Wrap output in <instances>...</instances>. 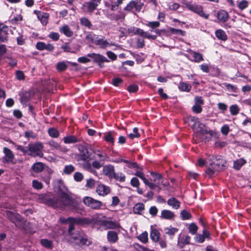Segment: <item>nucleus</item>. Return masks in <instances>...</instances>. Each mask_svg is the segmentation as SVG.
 <instances>
[{
	"label": "nucleus",
	"instance_id": "nucleus-14",
	"mask_svg": "<svg viewBox=\"0 0 251 251\" xmlns=\"http://www.w3.org/2000/svg\"><path fill=\"white\" fill-rule=\"evenodd\" d=\"M96 192L98 195L104 197L111 192L110 188L103 184H100L96 187Z\"/></svg>",
	"mask_w": 251,
	"mask_h": 251
},
{
	"label": "nucleus",
	"instance_id": "nucleus-60",
	"mask_svg": "<svg viewBox=\"0 0 251 251\" xmlns=\"http://www.w3.org/2000/svg\"><path fill=\"white\" fill-rule=\"evenodd\" d=\"M48 144L52 149L58 150L60 148V144L54 140L50 141L48 142Z\"/></svg>",
	"mask_w": 251,
	"mask_h": 251
},
{
	"label": "nucleus",
	"instance_id": "nucleus-34",
	"mask_svg": "<svg viewBox=\"0 0 251 251\" xmlns=\"http://www.w3.org/2000/svg\"><path fill=\"white\" fill-rule=\"evenodd\" d=\"M63 141L65 144L75 143L80 141V140L73 135H69L63 138Z\"/></svg>",
	"mask_w": 251,
	"mask_h": 251
},
{
	"label": "nucleus",
	"instance_id": "nucleus-57",
	"mask_svg": "<svg viewBox=\"0 0 251 251\" xmlns=\"http://www.w3.org/2000/svg\"><path fill=\"white\" fill-rule=\"evenodd\" d=\"M84 176L82 173L80 172H75L74 175V178L75 181L80 182L82 180Z\"/></svg>",
	"mask_w": 251,
	"mask_h": 251
},
{
	"label": "nucleus",
	"instance_id": "nucleus-22",
	"mask_svg": "<svg viewBox=\"0 0 251 251\" xmlns=\"http://www.w3.org/2000/svg\"><path fill=\"white\" fill-rule=\"evenodd\" d=\"M217 17L221 22H226L229 18L228 13L225 10H220L217 12Z\"/></svg>",
	"mask_w": 251,
	"mask_h": 251
},
{
	"label": "nucleus",
	"instance_id": "nucleus-46",
	"mask_svg": "<svg viewBox=\"0 0 251 251\" xmlns=\"http://www.w3.org/2000/svg\"><path fill=\"white\" fill-rule=\"evenodd\" d=\"M60 221L62 223L66 224V223H70V224H75L78 222V220L76 218H74L72 217H69L67 219L60 218Z\"/></svg>",
	"mask_w": 251,
	"mask_h": 251
},
{
	"label": "nucleus",
	"instance_id": "nucleus-20",
	"mask_svg": "<svg viewBox=\"0 0 251 251\" xmlns=\"http://www.w3.org/2000/svg\"><path fill=\"white\" fill-rule=\"evenodd\" d=\"M6 215L9 219L14 223L16 226H18L21 220V216L18 214L13 213L10 211L6 212Z\"/></svg>",
	"mask_w": 251,
	"mask_h": 251
},
{
	"label": "nucleus",
	"instance_id": "nucleus-13",
	"mask_svg": "<svg viewBox=\"0 0 251 251\" xmlns=\"http://www.w3.org/2000/svg\"><path fill=\"white\" fill-rule=\"evenodd\" d=\"M188 51L192 56L193 59H190L188 54H185V56L191 61L195 63H200L204 60L203 55L201 53L191 50H189Z\"/></svg>",
	"mask_w": 251,
	"mask_h": 251
},
{
	"label": "nucleus",
	"instance_id": "nucleus-64",
	"mask_svg": "<svg viewBox=\"0 0 251 251\" xmlns=\"http://www.w3.org/2000/svg\"><path fill=\"white\" fill-rule=\"evenodd\" d=\"M16 77L19 80H23L25 78L24 72L19 70L16 72Z\"/></svg>",
	"mask_w": 251,
	"mask_h": 251
},
{
	"label": "nucleus",
	"instance_id": "nucleus-37",
	"mask_svg": "<svg viewBox=\"0 0 251 251\" xmlns=\"http://www.w3.org/2000/svg\"><path fill=\"white\" fill-rule=\"evenodd\" d=\"M160 233L158 230L156 229H152L150 233V237L151 239L155 242L159 241Z\"/></svg>",
	"mask_w": 251,
	"mask_h": 251
},
{
	"label": "nucleus",
	"instance_id": "nucleus-10",
	"mask_svg": "<svg viewBox=\"0 0 251 251\" xmlns=\"http://www.w3.org/2000/svg\"><path fill=\"white\" fill-rule=\"evenodd\" d=\"M144 3L140 0H132L124 8L126 11H130L135 9L136 12H140L142 9Z\"/></svg>",
	"mask_w": 251,
	"mask_h": 251
},
{
	"label": "nucleus",
	"instance_id": "nucleus-2",
	"mask_svg": "<svg viewBox=\"0 0 251 251\" xmlns=\"http://www.w3.org/2000/svg\"><path fill=\"white\" fill-rule=\"evenodd\" d=\"M85 38L88 41L94 43L101 49H106L107 47L111 46H118L114 43L109 42L107 40L105 39L104 37H100L92 33H88Z\"/></svg>",
	"mask_w": 251,
	"mask_h": 251
},
{
	"label": "nucleus",
	"instance_id": "nucleus-59",
	"mask_svg": "<svg viewBox=\"0 0 251 251\" xmlns=\"http://www.w3.org/2000/svg\"><path fill=\"white\" fill-rule=\"evenodd\" d=\"M48 37L54 41L59 40L60 35L58 33L55 32H51L48 35Z\"/></svg>",
	"mask_w": 251,
	"mask_h": 251
},
{
	"label": "nucleus",
	"instance_id": "nucleus-55",
	"mask_svg": "<svg viewBox=\"0 0 251 251\" xmlns=\"http://www.w3.org/2000/svg\"><path fill=\"white\" fill-rule=\"evenodd\" d=\"M23 17L21 15H17L10 20V22L12 24H17L19 22L22 21Z\"/></svg>",
	"mask_w": 251,
	"mask_h": 251
},
{
	"label": "nucleus",
	"instance_id": "nucleus-45",
	"mask_svg": "<svg viewBox=\"0 0 251 251\" xmlns=\"http://www.w3.org/2000/svg\"><path fill=\"white\" fill-rule=\"evenodd\" d=\"M75 170V168L73 165H66L63 170V173L66 175H70Z\"/></svg>",
	"mask_w": 251,
	"mask_h": 251
},
{
	"label": "nucleus",
	"instance_id": "nucleus-41",
	"mask_svg": "<svg viewBox=\"0 0 251 251\" xmlns=\"http://www.w3.org/2000/svg\"><path fill=\"white\" fill-rule=\"evenodd\" d=\"M249 1L246 0H242L237 2V7L239 10L243 11L249 6Z\"/></svg>",
	"mask_w": 251,
	"mask_h": 251
},
{
	"label": "nucleus",
	"instance_id": "nucleus-51",
	"mask_svg": "<svg viewBox=\"0 0 251 251\" xmlns=\"http://www.w3.org/2000/svg\"><path fill=\"white\" fill-rule=\"evenodd\" d=\"M32 186L34 189L37 190H41L43 187L42 183L36 179L32 181Z\"/></svg>",
	"mask_w": 251,
	"mask_h": 251
},
{
	"label": "nucleus",
	"instance_id": "nucleus-17",
	"mask_svg": "<svg viewBox=\"0 0 251 251\" xmlns=\"http://www.w3.org/2000/svg\"><path fill=\"white\" fill-rule=\"evenodd\" d=\"M102 173L103 174L109 177V178H112V177L115 173V169L114 166L112 165H106L103 166Z\"/></svg>",
	"mask_w": 251,
	"mask_h": 251
},
{
	"label": "nucleus",
	"instance_id": "nucleus-43",
	"mask_svg": "<svg viewBox=\"0 0 251 251\" xmlns=\"http://www.w3.org/2000/svg\"><path fill=\"white\" fill-rule=\"evenodd\" d=\"M224 85H225L226 89L229 92L234 93H237L238 92V89L235 85L227 83H225Z\"/></svg>",
	"mask_w": 251,
	"mask_h": 251
},
{
	"label": "nucleus",
	"instance_id": "nucleus-1",
	"mask_svg": "<svg viewBox=\"0 0 251 251\" xmlns=\"http://www.w3.org/2000/svg\"><path fill=\"white\" fill-rule=\"evenodd\" d=\"M36 200L40 203H45L54 208L64 209L67 207L73 212L78 213L82 211L80 202L71 196L67 189H59L58 198L51 199L47 194H41L37 196Z\"/></svg>",
	"mask_w": 251,
	"mask_h": 251
},
{
	"label": "nucleus",
	"instance_id": "nucleus-12",
	"mask_svg": "<svg viewBox=\"0 0 251 251\" xmlns=\"http://www.w3.org/2000/svg\"><path fill=\"white\" fill-rule=\"evenodd\" d=\"M101 0H91L90 1L86 2L83 5V7L86 8L87 11L89 13H92L98 5L100 3Z\"/></svg>",
	"mask_w": 251,
	"mask_h": 251
},
{
	"label": "nucleus",
	"instance_id": "nucleus-58",
	"mask_svg": "<svg viewBox=\"0 0 251 251\" xmlns=\"http://www.w3.org/2000/svg\"><path fill=\"white\" fill-rule=\"evenodd\" d=\"M230 112L232 115H236L239 112V109L237 105H232L230 107Z\"/></svg>",
	"mask_w": 251,
	"mask_h": 251
},
{
	"label": "nucleus",
	"instance_id": "nucleus-7",
	"mask_svg": "<svg viewBox=\"0 0 251 251\" xmlns=\"http://www.w3.org/2000/svg\"><path fill=\"white\" fill-rule=\"evenodd\" d=\"M127 33L130 34L136 35L141 36L143 38H146L149 40H155L157 36L155 35L151 34L149 31H145L143 29L136 27H131L127 29Z\"/></svg>",
	"mask_w": 251,
	"mask_h": 251
},
{
	"label": "nucleus",
	"instance_id": "nucleus-4",
	"mask_svg": "<svg viewBox=\"0 0 251 251\" xmlns=\"http://www.w3.org/2000/svg\"><path fill=\"white\" fill-rule=\"evenodd\" d=\"M93 152L98 160L93 161L92 166L95 169H99L104 165L105 161H108L109 157L104 151L100 149H94Z\"/></svg>",
	"mask_w": 251,
	"mask_h": 251
},
{
	"label": "nucleus",
	"instance_id": "nucleus-36",
	"mask_svg": "<svg viewBox=\"0 0 251 251\" xmlns=\"http://www.w3.org/2000/svg\"><path fill=\"white\" fill-rule=\"evenodd\" d=\"M80 23L82 26L87 27L88 29H91L92 27V24L91 21L86 17L80 18Z\"/></svg>",
	"mask_w": 251,
	"mask_h": 251
},
{
	"label": "nucleus",
	"instance_id": "nucleus-31",
	"mask_svg": "<svg viewBox=\"0 0 251 251\" xmlns=\"http://www.w3.org/2000/svg\"><path fill=\"white\" fill-rule=\"evenodd\" d=\"M223 166H221V163H217L216 166H211V168L207 169L206 171V173L209 176H212L214 175L216 171H218L222 169Z\"/></svg>",
	"mask_w": 251,
	"mask_h": 251
},
{
	"label": "nucleus",
	"instance_id": "nucleus-62",
	"mask_svg": "<svg viewBox=\"0 0 251 251\" xmlns=\"http://www.w3.org/2000/svg\"><path fill=\"white\" fill-rule=\"evenodd\" d=\"M144 182L146 185H148L151 189H153L155 187L159 186V185L156 184V183H154L152 181H150L148 179H147Z\"/></svg>",
	"mask_w": 251,
	"mask_h": 251
},
{
	"label": "nucleus",
	"instance_id": "nucleus-61",
	"mask_svg": "<svg viewBox=\"0 0 251 251\" xmlns=\"http://www.w3.org/2000/svg\"><path fill=\"white\" fill-rule=\"evenodd\" d=\"M25 136L27 139H35L36 135L33 133L31 130H28L25 132Z\"/></svg>",
	"mask_w": 251,
	"mask_h": 251
},
{
	"label": "nucleus",
	"instance_id": "nucleus-23",
	"mask_svg": "<svg viewBox=\"0 0 251 251\" xmlns=\"http://www.w3.org/2000/svg\"><path fill=\"white\" fill-rule=\"evenodd\" d=\"M59 31L67 37H71L74 34L73 30L67 25H64L59 27Z\"/></svg>",
	"mask_w": 251,
	"mask_h": 251
},
{
	"label": "nucleus",
	"instance_id": "nucleus-33",
	"mask_svg": "<svg viewBox=\"0 0 251 251\" xmlns=\"http://www.w3.org/2000/svg\"><path fill=\"white\" fill-rule=\"evenodd\" d=\"M31 169L36 173H40L44 169V164L40 162L35 163L32 166Z\"/></svg>",
	"mask_w": 251,
	"mask_h": 251
},
{
	"label": "nucleus",
	"instance_id": "nucleus-25",
	"mask_svg": "<svg viewBox=\"0 0 251 251\" xmlns=\"http://www.w3.org/2000/svg\"><path fill=\"white\" fill-rule=\"evenodd\" d=\"M118 236L117 233L113 230L108 231L107 234V239L109 242L115 243L118 240Z\"/></svg>",
	"mask_w": 251,
	"mask_h": 251
},
{
	"label": "nucleus",
	"instance_id": "nucleus-42",
	"mask_svg": "<svg viewBox=\"0 0 251 251\" xmlns=\"http://www.w3.org/2000/svg\"><path fill=\"white\" fill-rule=\"evenodd\" d=\"M169 31L173 34L184 36L185 35V31L181 29H176L172 27L168 28Z\"/></svg>",
	"mask_w": 251,
	"mask_h": 251
},
{
	"label": "nucleus",
	"instance_id": "nucleus-30",
	"mask_svg": "<svg viewBox=\"0 0 251 251\" xmlns=\"http://www.w3.org/2000/svg\"><path fill=\"white\" fill-rule=\"evenodd\" d=\"M167 204L175 209H178L180 206V202L174 197L171 198L168 200Z\"/></svg>",
	"mask_w": 251,
	"mask_h": 251
},
{
	"label": "nucleus",
	"instance_id": "nucleus-63",
	"mask_svg": "<svg viewBox=\"0 0 251 251\" xmlns=\"http://www.w3.org/2000/svg\"><path fill=\"white\" fill-rule=\"evenodd\" d=\"M41 244L45 247L50 248L51 247L52 243L50 241L44 239L41 240Z\"/></svg>",
	"mask_w": 251,
	"mask_h": 251
},
{
	"label": "nucleus",
	"instance_id": "nucleus-26",
	"mask_svg": "<svg viewBox=\"0 0 251 251\" xmlns=\"http://www.w3.org/2000/svg\"><path fill=\"white\" fill-rule=\"evenodd\" d=\"M145 26L150 28V31L153 32L155 29L160 26V24L159 21H147L143 24Z\"/></svg>",
	"mask_w": 251,
	"mask_h": 251
},
{
	"label": "nucleus",
	"instance_id": "nucleus-18",
	"mask_svg": "<svg viewBox=\"0 0 251 251\" xmlns=\"http://www.w3.org/2000/svg\"><path fill=\"white\" fill-rule=\"evenodd\" d=\"M8 26L0 25V41L6 42L8 41Z\"/></svg>",
	"mask_w": 251,
	"mask_h": 251
},
{
	"label": "nucleus",
	"instance_id": "nucleus-28",
	"mask_svg": "<svg viewBox=\"0 0 251 251\" xmlns=\"http://www.w3.org/2000/svg\"><path fill=\"white\" fill-rule=\"evenodd\" d=\"M151 175L152 177V178H150L151 181L156 183L158 185H159L162 183V176L161 175L154 172H151Z\"/></svg>",
	"mask_w": 251,
	"mask_h": 251
},
{
	"label": "nucleus",
	"instance_id": "nucleus-44",
	"mask_svg": "<svg viewBox=\"0 0 251 251\" xmlns=\"http://www.w3.org/2000/svg\"><path fill=\"white\" fill-rule=\"evenodd\" d=\"M138 239L143 243H147L148 242V233L144 231L138 236Z\"/></svg>",
	"mask_w": 251,
	"mask_h": 251
},
{
	"label": "nucleus",
	"instance_id": "nucleus-16",
	"mask_svg": "<svg viewBox=\"0 0 251 251\" xmlns=\"http://www.w3.org/2000/svg\"><path fill=\"white\" fill-rule=\"evenodd\" d=\"M3 152L5 155L3 157V161L6 163H12L14 158V154L12 151L9 149L4 147Z\"/></svg>",
	"mask_w": 251,
	"mask_h": 251
},
{
	"label": "nucleus",
	"instance_id": "nucleus-32",
	"mask_svg": "<svg viewBox=\"0 0 251 251\" xmlns=\"http://www.w3.org/2000/svg\"><path fill=\"white\" fill-rule=\"evenodd\" d=\"M216 37L220 40L226 41L227 39V36L225 31L222 29H219L215 31Z\"/></svg>",
	"mask_w": 251,
	"mask_h": 251
},
{
	"label": "nucleus",
	"instance_id": "nucleus-21",
	"mask_svg": "<svg viewBox=\"0 0 251 251\" xmlns=\"http://www.w3.org/2000/svg\"><path fill=\"white\" fill-rule=\"evenodd\" d=\"M34 12L37 14V17L41 23L43 25H46L48 23L49 14L47 13L37 11L36 10H35Z\"/></svg>",
	"mask_w": 251,
	"mask_h": 251
},
{
	"label": "nucleus",
	"instance_id": "nucleus-49",
	"mask_svg": "<svg viewBox=\"0 0 251 251\" xmlns=\"http://www.w3.org/2000/svg\"><path fill=\"white\" fill-rule=\"evenodd\" d=\"M48 133L52 138H57L59 135L58 131L54 128H49Z\"/></svg>",
	"mask_w": 251,
	"mask_h": 251
},
{
	"label": "nucleus",
	"instance_id": "nucleus-6",
	"mask_svg": "<svg viewBox=\"0 0 251 251\" xmlns=\"http://www.w3.org/2000/svg\"><path fill=\"white\" fill-rule=\"evenodd\" d=\"M184 6L189 10L197 14L200 17L205 19L209 18V14H206L203 10V7L201 5L196 3H192L190 1H187L184 3Z\"/></svg>",
	"mask_w": 251,
	"mask_h": 251
},
{
	"label": "nucleus",
	"instance_id": "nucleus-29",
	"mask_svg": "<svg viewBox=\"0 0 251 251\" xmlns=\"http://www.w3.org/2000/svg\"><path fill=\"white\" fill-rule=\"evenodd\" d=\"M175 217L173 212L169 210H163L161 211L160 217L162 219L171 220Z\"/></svg>",
	"mask_w": 251,
	"mask_h": 251
},
{
	"label": "nucleus",
	"instance_id": "nucleus-47",
	"mask_svg": "<svg viewBox=\"0 0 251 251\" xmlns=\"http://www.w3.org/2000/svg\"><path fill=\"white\" fill-rule=\"evenodd\" d=\"M80 159L83 161L87 160L90 157L89 151L87 149H85L80 153Z\"/></svg>",
	"mask_w": 251,
	"mask_h": 251
},
{
	"label": "nucleus",
	"instance_id": "nucleus-15",
	"mask_svg": "<svg viewBox=\"0 0 251 251\" xmlns=\"http://www.w3.org/2000/svg\"><path fill=\"white\" fill-rule=\"evenodd\" d=\"M221 156L219 155H208L206 158L207 163L210 166H216L217 163H221V166H223L222 161H221Z\"/></svg>",
	"mask_w": 251,
	"mask_h": 251
},
{
	"label": "nucleus",
	"instance_id": "nucleus-40",
	"mask_svg": "<svg viewBox=\"0 0 251 251\" xmlns=\"http://www.w3.org/2000/svg\"><path fill=\"white\" fill-rule=\"evenodd\" d=\"M180 90L185 92H189L191 89V86L186 82H180L178 86Z\"/></svg>",
	"mask_w": 251,
	"mask_h": 251
},
{
	"label": "nucleus",
	"instance_id": "nucleus-48",
	"mask_svg": "<svg viewBox=\"0 0 251 251\" xmlns=\"http://www.w3.org/2000/svg\"><path fill=\"white\" fill-rule=\"evenodd\" d=\"M165 233L169 236H173L178 231V229L177 228H175L172 226L165 228Z\"/></svg>",
	"mask_w": 251,
	"mask_h": 251
},
{
	"label": "nucleus",
	"instance_id": "nucleus-24",
	"mask_svg": "<svg viewBox=\"0 0 251 251\" xmlns=\"http://www.w3.org/2000/svg\"><path fill=\"white\" fill-rule=\"evenodd\" d=\"M20 102L23 105H26L31 98V93L28 91H25L20 94Z\"/></svg>",
	"mask_w": 251,
	"mask_h": 251
},
{
	"label": "nucleus",
	"instance_id": "nucleus-27",
	"mask_svg": "<svg viewBox=\"0 0 251 251\" xmlns=\"http://www.w3.org/2000/svg\"><path fill=\"white\" fill-rule=\"evenodd\" d=\"M103 139L106 142L113 145L115 142L114 132L113 131H109L105 133L104 134Z\"/></svg>",
	"mask_w": 251,
	"mask_h": 251
},
{
	"label": "nucleus",
	"instance_id": "nucleus-53",
	"mask_svg": "<svg viewBox=\"0 0 251 251\" xmlns=\"http://www.w3.org/2000/svg\"><path fill=\"white\" fill-rule=\"evenodd\" d=\"M140 135L138 133V128L137 127H134L133 129V132L128 135L129 137L131 139H133L135 138H138L140 137Z\"/></svg>",
	"mask_w": 251,
	"mask_h": 251
},
{
	"label": "nucleus",
	"instance_id": "nucleus-11",
	"mask_svg": "<svg viewBox=\"0 0 251 251\" xmlns=\"http://www.w3.org/2000/svg\"><path fill=\"white\" fill-rule=\"evenodd\" d=\"M71 240L72 242L79 246H88L90 244V242L87 238H84L78 234H73Z\"/></svg>",
	"mask_w": 251,
	"mask_h": 251
},
{
	"label": "nucleus",
	"instance_id": "nucleus-35",
	"mask_svg": "<svg viewBox=\"0 0 251 251\" xmlns=\"http://www.w3.org/2000/svg\"><path fill=\"white\" fill-rule=\"evenodd\" d=\"M145 209L144 204L143 203L139 202L135 205L133 207V212L135 214H142Z\"/></svg>",
	"mask_w": 251,
	"mask_h": 251
},
{
	"label": "nucleus",
	"instance_id": "nucleus-38",
	"mask_svg": "<svg viewBox=\"0 0 251 251\" xmlns=\"http://www.w3.org/2000/svg\"><path fill=\"white\" fill-rule=\"evenodd\" d=\"M112 178H114L117 181L122 182L125 181L126 180V176L122 172H118L114 173Z\"/></svg>",
	"mask_w": 251,
	"mask_h": 251
},
{
	"label": "nucleus",
	"instance_id": "nucleus-56",
	"mask_svg": "<svg viewBox=\"0 0 251 251\" xmlns=\"http://www.w3.org/2000/svg\"><path fill=\"white\" fill-rule=\"evenodd\" d=\"M67 68V65L64 62H59L56 65V69L59 71H63Z\"/></svg>",
	"mask_w": 251,
	"mask_h": 251
},
{
	"label": "nucleus",
	"instance_id": "nucleus-9",
	"mask_svg": "<svg viewBox=\"0 0 251 251\" xmlns=\"http://www.w3.org/2000/svg\"><path fill=\"white\" fill-rule=\"evenodd\" d=\"M198 133H196L195 137L196 139L200 141L201 140L200 135L205 136V140L209 141L212 136H214L216 132L214 130H208L206 129H202L201 127L199 129H197Z\"/></svg>",
	"mask_w": 251,
	"mask_h": 251
},
{
	"label": "nucleus",
	"instance_id": "nucleus-39",
	"mask_svg": "<svg viewBox=\"0 0 251 251\" xmlns=\"http://www.w3.org/2000/svg\"><path fill=\"white\" fill-rule=\"evenodd\" d=\"M246 163V161L243 159L240 158L239 159L236 160L234 162L233 167L236 170H239L245 163Z\"/></svg>",
	"mask_w": 251,
	"mask_h": 251
},
{
	"label": "nucleus",
	"instance_id": "nucleus-8",
	"mask_svg": "<svg viewBox=\"0 0 251 251\" xmlns=\"http://www.w3.org/2000/svg\"><path fill=\"white\" fill-rule=\"evenodd\" d=\"M83 202L86 206L93 209H100L102 205L101 201L88 196L83 198Z\"/></svg>",
	"mask_w": 251,
	"mask_h": 251
},
{
	"label": "nucleus",
	"instance_id": "nucleus-5",
	"mask_svg": "<svg viewBox=\"0 0 251 251\" xmlns=\"http://www.w3.org/2000/svg\"><path fill=\"white\" fill-rule=\"evenodd\" d=\"M43 148V145L40 142L30 143L27 146L28 155L33 157H42Z\"/></svg>",
	"mask_w": 251,
	"mask_h": 251
},
{
	"label": "nucleus",
	"instance_id": "nucleus-19",
	"mask_svg": "<svg viewBox=\"0 0 251 251\" xmlns=\"http://www.w3.org/2000/svg\"><path fill=\"white\" fill-rule=\"evenodd\" d=\"M87 56L93 58L95 62L98 63H100L109 62V60L105 56L100 54L95 53H89L88 54Z\"/></svg>",
	"mask_w": 251,
	"mask_h": 251
},
{
	"label": "nucleus",
	"instance_id": "nucleus-50",
	"mask_svg": "<svg viewBox=\"0 0 251 251\" xmlns=\"http://www.w3.org/2000/svg\"><path fill=\"white\" fill-rule=\"evenodd\" d=\"M180 217L183 220H187L190 219L192 216L191 214L185 210H183L180 212Z\"/></svg>",
	"mask_w": 251,
	"mask_h": 251
},
{
	"label": "nucleus",
	"instance_id": "nucleus-52",
	"mask_svg": "<svg viewBox=\"0 0 251 251\" xmlns=\"http://www.w3.org/2000/svg\"><path fill=\"white\" fill-rule=\"evenodd\" d=\"M198 227L196 224L194 223H191L189 226V232L194 235L196 234Z\"/></svg>",
	"mask_w": 251,
	"mask_h": 251
},
{
	"label": "nucleus",
	"instance_id": "nucleus-54",
	"mask_svg": "<svg viewBox=\"0 0 251 251\" xmlns=\"http://www.w3.org/2000/svg\"><path fill=\"white\" fill-rule=\"evenodd\" d=\"M96 181L92 178L87 179L86 180V183L85 186L87 188L92 189L93 188L95 185Z\"/></svg>",
	"mask_w": 251,
	"mask_h": 251
},
{
	"label": "nucleus",
	"instance_id": "nucleus-3",
	"mask_svg": "<svg viewBox=\"0 0 251 251\" xmlns=\"http://www.w3.org/2000/svg\"><path fill=\"white\" fill-rule=\"evenodd\" d=\"M95 223L99 226L100 228L107 230L108 229H117L120 227V225L117 222L107 219L105 216L99 215L95 219Z\"/></svg>",
	"mask_w": 251,
	"mask_h": 251
}]
</instances>
